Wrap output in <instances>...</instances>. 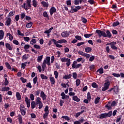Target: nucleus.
Returning a JSON list of instances; mask_svg holds the SVG:
<instances>
[{
    "instance_id": "obj_58",
    "label": "nucleus",
    "mask_w": 124,
    "mask_h": 124,
    "mask_svg": "<svg viewBox=\"0 0 124 124\" xmlns=\"http://www.w3.org/2000/svg\"><path fill=\"white\" fill-rule=\"evenodd\" d=\"M62 119H64L66 121H69L70 119L68 116H63L62 117Z\"/></svg>"
},
{
    "instance_id": "obj_48",
    "label": "nucleus",
    "mask_w": 124,
    "mask_h": 124,
    "mask_svg": "<svg viewBox=\"0 0 124 124\" xmlns=\"http://www.w3.org/2000/svg\"><path fill=\"white\" fill-rule=\"evenodd\" d=\"M7 36H9V40L11 41L12 40V39H13V36H12L10 33H7Z\"/></svg>"
},
{
    "instance_id": "obj_33",
    "label": "nucleus",
    "mask_w": 124,
    "mask_h": 124,
    "mask_svg": "<svg viewBox=\"0 0 124 124\" xmlns=\"http://www.w3.org/2000/svg\"><path fill=\"white\" fill-rule=\"evenodd\" d=\"M85 52L86 53H90L92 52V47H87L85 48Z\"/></svg>"
},
{
    "instance_id": "obj_53",
    "label": "nucleus",
    "mask_w": 124,
    "mask_h": 124,
    "mask_svg": "<svg viewBox=\"0 0 124 124\" xmlns=\"http://www.w3.org/2000/svg\"><path fill=\"white\" fill-rule=\"evenodd\" d=\"M29 59V57L27 56V54H25L22 56V61H26Z\"/></svg>"
},
{
    "instance_id": "obj_40",
    "label": "nucleus",
    "mask_w": 124,
    "mask_h": 124,
    "mask_svg": "<svg viewBox=\"0 0 124 124\" xmlns=\"http://www.w3.org/2000/svg\"><path fill=\"white\" fill-rule=\"evenodd\" d=\"M54 28L53 27H51L49 30L45 31L44 33H50V32H52V30H53Z\"/></svg>"
},
{
    "instance_id": "obj_54",
    "label": "nucleus",
    "mask_w": 124,
    "mask_h": 124,
    "mask_svg": "<svg viewBox=\"0 0 124 124\" xmlns=\"http://www.w3.org/2000/svg\"><path fill=\"white\" fill-rule=\"evenodd\" d=\"M25 17H26V14L25 13H22L20 15L21 20H23Z\"/></svg>"
},
{
    "instance_id": "obj_47",
    "label": "nucleus",
    "mask_w": 124,
    "mask_h": 124,
    "mask_svg": "<svg viewBox=\"0 0 124 124\" xmlns=\"http://www.w3.org/2000/svg\"><path fill=\"white\" fill-rule=\"evenodd\" d=\"M68 60H69V59L65 58V57H63L61 59V61L62 62H67Z\"/></svg>"
},
{
    "instance_id": "obj_61",
    "label": "nucleus",
    "mask_w": 124,
    "mask_h": 124,
    "mask_svg": "<svg viewBox=\"0 0 124 124\" xmlns=\"http://www.w3.org/2000/svg\"><path fill=\"white\" fill-rule=\"evenodd\" d=\"M30 47L31 46L26 44L23 48H24L25 50H27L28 49H30Z\"/></svg>"
},
{
    "instance_id": "obj_31",
    "label": "nucleus",
    "mask_w": 124,
    "mask_h": 124,
    "mask_svg": "<svg viewBox=\"0 0 124 124\" xmlns=\"http://www.w3.org/2000/svg\"><path fill=\"white\" fill-rule=\"evenodd\" d=\"M107 118L106 116V113H101L100 115H99V119H105Z\"/></svg>"
},
{
    "instance_id": "obj_1",
    "label": "nucleus",
    "mask_w": 124,
    "mask_h": 124,
    "mask_svg": "<svg viewBox=\"0 0 124 124\" xmlns=\"http://www.w3.org/2000/svg\"><path fill=\"white\" fill-rule=\"evenodd\" d=\"M96 33L98 34L99 37H108V38H111L112 37V33L110 32L109 30H107L106 33L104 31H102L100 30H96L95 31Z\"/></svg>"
},
{
    "instance_id": "obj_23",
    "label": "nucleus",
    "mask_w": 124,
    "mask_h": 124,
    "mask_svg": "<svg viewBox=\"0 0 124 124\" xmlns=\"http://www.w3.org/2000/svg\"><path fill=\"white\" fill-rule=\"evenodd\" d=\"M16 97L18 100H21V99H22V98L21 97V94H20V93L18 92L16 93Z\"/></svg>"
},
{
    "instance_id": "obj_39",
    "label": "nucleus",
    "mask_w": 124,
    "mask_h": 124,
    "mask_svg": "<svg viewBox=\"0 0 124 124\" xmlns=\"http://www.w3.org/2000/svg\"><path fill=\"white\" fill-rule=\"evenodd\" d=\"M14 15H15V11H12L8 14V16L12 17V16H14Z\"/></svg>"
},
{
    "instance_id": "obj_41",
    "label": "nucleus",
    "mask_w": 124,
    "mask_h": 124,
    "mask_svg": "<svg viewBox=\"0 0 124 124\" xmlns=\"http://www.w3.org/2000/svg\"><path fill=\"white\" fill-rule=\"evenodd\" d=\"M112 111H110L108 113H106V117H108V118H110V117L112 116Z\"/></svg>"
},
{
    "instance_id": "obj_19",
    "label": "nucleus",
    "mask_w": 124,
    "mask_h": 124,
    "mask_svg": "<svg viewBox=\"0 0 124 124\" xmlns=\"http://www.w3.org/2000/svg\"><path fill=\"white\" fill-rule=\"evenodd\" d=\"M98 72L99 73V74H103V73H104V72L103 71V68L101 67L98 69L96 72V74H97Z\"/></svg>"
},
{
    "instance_id": "obj_42",
    "label": "nucleus",
    "mask_w": 124,
    "mask_h": 124,
    "mask_svg": "<svg viewBox=\"0 0 124 124\" xmlns=\"http://www.w3.org/2000/svg\"><path fill=\"white\" fill-rule=\"evenodd\" d=\"M40 76L42 80H47V79H48V77L46 76H45L44 74H41Z\"/></svg>"
},
{
    "instance_id": "obj_26",
    "label": "nucleus",
    "mask_w": 124,
    "mask_h": 124,
    "mask_svg": "<svg viewBox=\"0 0 124 124\" xmlns=\"http://www.w3.org/2000/svg\"><path fill=\"white\" fill-rule=\"evenodd\" d=\"M50 81L51 82V85H55L56 81L55 80V78L54 77L49 78Z\"/></svg>"
},
{
    "instance_id": "obj_18",
    "label": "nucleus",
    "mask_w": 124,
    "mask_h": 124,
    "mask_svg": "<svg viewBox=\"0 0 124 124\" xmlns=\"http://www.w3.org/2000/svg\"><path fill=\"white\" fill-rule=\"evenodd\" d=\"M18 118H17L18 120V122L19 123V124H23V117L20 114L18 115Z\"/></svg>"
},
{
    "instance_id": "obj_3",
    "label": "nucleus",
    "mask_w": 124,
    "mask_h": 124,
    "mask_svg": "<svg viewBox=\"0 0 124 124\" xmlns=\"http://www.w3.org/2000/svg\"><path fill=\"white\" fill-rule=\"evenodd\" d=\"M116 103L115 101H112L111 103V102H108V104L105 106V108H107L108 110H112V107L116 106Z\"/></svg>"
},
{
    "instance_id": "obj_35",
    "label": "nucleus",
    "mask_w": 124,
    "mask_h": 124,
    "mask_svg": "<svg viewBox=\"0 0 124 124\" xmlns=\"http://www.w3.org/2000/svg\"><path fill=\"white\" fill-rule=\"evenodd\" d=\"M36 106V103H35V101H32L31 103V109H34L35 108V107Z\"/></svg>"
},
{
    "instance_id": "obj_10",
    "label": "nucleus",
    "mask_w": 124,
    "mask_h": 124,
    "mask_svg": "<svg viewBox=\"0 0 124 124\" xmlns=\"http://www.w3.org/2000/svg\"><path fill=\"white\" fill-rule=\"evenodd\" d=\"M25 101L26 103L28 108H30V107H31V99H29V98L26 96L25 98Z\"/></svg>"
},
{
    "instance_id": "obj_5",
    "label": "nucleus",
    "mask_w": 124,
    "mask_h": 124,
    "mask_svg": "<svg viewBox=\"0 0 124 124\" xmlns=\"http://www.w3.org/2000/svg\"><path fill=\"white\" fill-rule=\"evenodd\" d=\"M81 9V6H71V10L70 11V13H75V12H78L79 10Z\"/></svg>"
},
{
    "instance_id": "obj_50",
    "label": "nucleus",
    "mask_w": 124,
    "mask_h": 124,
    "mask_svg": "<svg viewBox=\"0 0 124 124\" xmlns=\"http://www.w3.org/2000/svg\"><path fill=\"white\" fill-rule=\"evenodd\" d=\"M119 25H120V22H119V21L114 22L112 24L113 27H117V26H119Z\"/></svg>"
},
{
    "instance_id": "obj_32",
    "label": "nucleus",
    "mask_w": 124,
    "mask_h": 124,
    "mask_svg": "<svg viewBox=\"0 0 124 124\" xmlns=\"http://www.w3.org/2000/svg\"><path fill=\"white\" fill-rule=\"evenodd\" d=\"M32 5L35 8L37 7V4H38V3L37 2V1L36 0H32Z\"/></svg>"
},
{
    "instance_id": "obj_20",
    "label": "nucleus",
    "mask_w": 124,
    "mask_h": 124,
    "mask_svg": "<svg viewBox=\"0 0 124 124\" xmlns=\"http://www.w3.org/2000/svg\"><path fill=\"white\" fill-rule=\"evenodd\" d=\"M5 46H6V48L8 49V50L12 51V47L11 46H10V44H9V43H6Z\"/></svg>"
},
{
    "instance_id": "obj_16",
    "label": "nucleus",
    "mask_w": 124,
    "mask_h": 124,
    "mask_svg": "<svg viewBox=\"0 0 124 124\" xmlns=\"http://www.w3.org/2000/svg\"><path fill=\"white\" fill-rule=\"evenodd\" d=\"M72 99L74 101H76V102H80L81 101V99H79L78 98V96L77 95H75L72 97Z\"/></svg>"
},
{
    "instance_id": "obj_2",
    "label": "nucleus",
    "mask_w": 124,
    "mask_h": 124,
    "mask_svg": "<svg viewBox=\"0 0 124 124\" xmlns=\"http://www.w3.org/2000/svg\"><path fill=\"white\" fill-rule=\"evenodd\" d=\"M31 0H26V3H24L21 6V7L22 8H24L25 9L26 11L29 10V8H31ZM27 4V6H26ZM29 7V8H28Z\"/></svg>"
},
{
    "instance_id": "obj_28",
    "label": "nucleus",
    "mask_w": 124,
    "mask_h": 124,
    "mask_svg": "<svg viewBox=\"0 0 124 124\" xmlns=\"http://www.w3.org/2000/svg\"><path fill=\"white\" fill-rule=\"evenodd\" d=\"M51 60V57H46V59H45L43 61V62L45 63H47V62H50V60Z\"/></svg>"
},
{
    "instance_id": "obj_43",
    "label": "nucleus",
    "mask_w": 124,
    "mask_h": 124,
    "mask_svg": "<svg viewBox=\"0 0 124 124\" xmlns=\"http://www.w3.org/2000/svg\"><path fill=\"white\" fill-rule=\"evenodd\" d=\"M81 21L83 24H86L88 22V20L86 19V18H85L83 16L81 17Z\"/></svg>"
},
{
    "instance_id": "obj_12",
    "label": "nucleus",
    "mask_w": 124,
    "mask_h": 124,
    "mask_svg": "<svg viewBox=\"0 0 124 124\" xmlns=\"http://www.w3.org/2000/svg\"><path fill=\"white\" fill-rule=\"evenodd\" d=\"M40 96L42 98L43 100H46V98L47 95L45 94V93H44V92L43 91L41 92Z\"/></svg>"
},
{
    "instance_id": "obj_46",
    "label": "nucleus",
    "mask_w": 124,
    "mask_h": 124,
    "mask_svg": "<svg viewBox=\"0 0 124 124\" xmlns=\"http://www.w3.org/2000/svg\"><path fill=\"white\" fill-rule=\"evenodd\" d=\"M93 33H90V34H85L84 36L85 37V38H90L91 36H93Z\"/></svg>"
},
{
    "instance_id": "obj_24",
    "label": "nucleus",
    "mask_w": 124,
    "mask_h": 124,
    "mask_svg": "<svg viewBox=\"0 0 124 124\" xmlns=\"http://www.w3.org/2000/svg\"><path fill=\"white\" fill-rule=\"evenodd\" d=\"M99 101H100V97H97L95 98L94 102L95 104L96 105L99 103Z\"/></svg>"
},
{
    "instance_id": "obj_6",
    "label": "nucleus",
    "mask_w": 124,
    "mask_h": 124,
    "mask_svg": "<svg viewBox=\"0 0 124 124\" xmlns=\"http://www.w3.org/2000/svg\"><path fill=\"white\" fill-rule=\"evenodd\" d=\"M116 44H117V43L116 42H112L107 43L106 44V46H110V47L111 49H112V50H118V47L115 46L116 45Z\"/></svg>"
},
{
    "instance_id": "obj_15",
    "label": "nucleus",
    "mask_w": 124,
    "mask_h": 124,
    "mask_svg": "<svg viewBox=\"0 0 124 124\" xmlns=\"http://www.w3.org/2000/svg\"><path fill=\"white\" fill-rule=\"evenodd\" d=\"M41 4L43 5V7H49V3L48 2H45V1H42L41 2Z\"/></svg>"
},
{
    "instance_id": "obj_27",
    "label": "nucleus",
    "mask_w": 124,
    "mask_h": 124,
    "mask_svg": "<svg viewBox=\"0 0 124 124\" xmlns=\"http://www.w3.org/2000/svg\"><path fill=\"white\" fill-rule=\"evenodd\" d=\"M8 84H9V81L7 78H5V80L4 83H2V86H8Z\"/></svg>"
},
{
    "instance_id": "obj_11",
    "label": "nucleus",
    "mask_w": 124,
    "mask_h": 124,
    "mask_svg": "<svg viewBox=\"0 0 124 124\" xmlns=\"http://www.w3.org/2000/svg\"><path fill=\"white\" fill-rule=\"evenodd\" d=\"M57 12V9L55 7H52L49 10V13L50 16H52L54 13Z\"/></svg>"
},
{
    "instance_id": "obj_9",
    "label": "nucleus",
    "mask_w": 124,
    "mask_h": 124,
    "mask_svg": "<svg viewBox=\"0 0 124 124\" xmlns=\"http://www.w3.org/2000/svg\"><path fill=\"white\" fill-rule=\"evenodd\" d=\"M70 35V32L68 31H64L61 33V36H62V37H68Z\"/></svg>"
},
{
    "instance_id": "obj_37",
    "label": "nucleus",
    "mask_w": 124,
    "mask_h": 124,
    "mask_svg": "<svg viewBox=\"0 0 124 124\" xmlns=\"http://www.w3.org/2000/svg\"><path fill=\"white\" fill-rule=\"evenodd\" d=\"M37 40L35 39H32L31 41H30V44H31V45H34V44H35V43H36L37 42Z\"/></svg>"
},
{
    "instance_id": "obj_49",
    "label": "nucleus",
    "mask_w": 124,
    "mask_h": 124,
    "mask_svg": "<svg viewBox=\"0 0 124 124\" xmlns=\"http://www.w3.org/2000/svg\"><path fill=\"white\" fill-rule=\"evenodd\" d=\"M32 24H33L32 22H29L27 23L26 25V28H31V27L32 26Z\"/></svg>"
},
{
    "instance_id": "obj_63",
    "label": "nucleus",
    "mask_w": 124,
    "mask_h": 124,
    "mask_svg": "<svg viewBox=\"0 0 124 124\" xmlns=\"http://www.w3.org/2000/svg\"><path fill=\"white\" fill-rule=\"evenodd\" d=\"M34 93L35 95H36V96L39 95V94L40 93V90L36 91Z\"/></svg>"
},
{
    "instance_id": "obj_38",
    "label": "nucleus",
    "mask_w": 124,
    "mask_h": 124,
    "mask_svg": "<svg viewBox=\"0 0 124 124\" xmlns=\"http://www.w3.org/2000/svg\"><path fill=\"white\" fill-rule=\"evenodd\" d=\"M78 62L77 61H74L73 64H72V68H73V69H74L76 67H75V66L77 64V62Z\"/></svg>"
},
{
    "instance_id": "obj_22",
    "label": "nucleus",
    "mask_w": 124,
    "mask_h": 124,
    "mask_svg": "<svg viewBox=\"0 0 124 124\" xmlns=\"http://www.w3.org/2000/svg\"><path fill=\"white\" fill-rule=\"evenodd\" d=\"M3 36H4V32H3V30H0V40L3 39Z\"/></svg>"
},
{
    "instance_id": "obj_62",
    "label": "nucleus",
    "mask_w": 124,
    "mask_h": 124,
    "mask_svg": "<svg viewBox=\"0 0 124 124\" xmlns=\"http://www.w3.org/2000/svg\"><path fill=\"white\" fill-rule=\"evenodd\" d=\"M73 78L74 79H77V73L76 72L73 73Z\"/></svg>"
},
{
    "instance_id": "obj_34",
    "label": "nucleus",
    "mask_w": 124,
    "mask_h": 124,
    "mask_svg": "<svg viewBox=\"0 0 124 124\" xmlns=\"http://www.w3.org/2000/svg\"><path fill=\"white\" fill-rule=\"evenodd\" d=\"M43 16L45 17V18H46V19H49V15L47 13V12L45 11L43 13Z\"/></svg>"
},
{
    "instance_id": "obj_57",
    "label": "nucleus",
    "mask_w": 124,
    "mask_h": 124,
    "mask_svg": "<svg viewBox=\"0 0 124 124\" xmlns=\"http://www.w3.org/2000/svg\"><path fill=\"white\" fill-rule=\"evenodd\" d=\"M37 79H38L37 76H36V77L33 79V82L34 85H35V84H36V83L37 82Z\"/></svg>"
},
{
    "instance_id": "obj_44",
    "label": "nucleus",
    "mask_w": 124,
    "mask_h": 124,
    "mask_svg": "<svg viewBox=\"0 0 124 124\" xmlns=\"http://www.w3.org/2000/svg\"><path fill=\"white\" fill-rule=\"evenodd\" d=\"M87 99L89 101H91V99H92V96H91V93H90V92L87 93Z\"/></svg>"
},
{
    "instance_id": "obj_36",
    "label": "nucleus",
    "mask_w": 124,
    "mask_h": 124,
    "mask_svg": "<svg viewBox=\"0 0 124 124\" xmlns=\"http://www.w3.org/2000/svg\"><path fill=\"white\" fill-rule=\"evenodd\" d=\"M5 64L6 65V68L8 69H9L10 70H11L12 68L11 67V66L10 65V64H9V63L6 62L5 63Z\"/></svg>"
},
{
    "instance_id": "obj_60",
    "label": "nucleus",
    "mask_w": 124,
    "mask_h": 124,
    "mask_svg": "<svg viewBox=\"0 0 124 124\" xmlns=\"http://www.w3.org/2000/svg\"><path fill=\"white\" fill-rule=\"evenodd\" d=\"M76 39H77V40L81 41L82 40V37L81 36L79 35H76L75 36Z\"/></svg>"
},
{
    "instance_id": "obj_51",
    "label": "nucleus",
    "mask_w": 124,
    "mask_h": 124,
    "mask_svg": "<svg viewBox=\"0 0 124 124\" xmlns=\"http://www.w3.org/2000/svg\"><path fill=\"white\" fill-rule=\"evenodd\" d=\"M33 47L35 49H37L38 50H39V49H41V47H40V46L38 45H33Z\"/></svg>"
},
{
    "instance_id": "obj_45",
    "label": "nucleus",
    "mask_w": 124,
    "mask_h": 124,
    "mask_svg": "<svg viewBox=\"0 0 124 124\" xmlns=\"http://www.w3.org/2000/svg\"><path fill=\"white\" fill-rule=\"evenodd\" d=\"M92 86L93 88H94V89H97V88H98V85H97L95 82H93L92 84Z\"/></svg>"
},
{
    "instance_id": "obj_30",
    "label": "nucleus",
    "mask_w": 124,
    "mask_h": 124,
    "mask_svg": "<svg viewBox=\"0 0 124 124\" xmlns=\"http://www.w3.org/2000/svg\"><path fill=\"white\" fill-rule=\"evenodd\" d=\"M72 76V75L69 74L68 75H65L63 77V79H65V80H67V79H70Z\"/></svg>"
},
{
    "instance_id": "obj_25",
    "label": "nucleus",
    "mask_w": 124,
    "mask_h": 124,
    "mask_svg": "<svg viewBox=\"0 0 124 124\" xmlns=\"http://www.w3.org/2000/svg\"><path fill=\"white\" fill-rule=\"evenodd\" d=\"M20 112L22 116H25L27 113V111H26V108H20Z\"/></svg>"
},
{
    "instance_id": "obj_55",
    "label": "nucleus",
    "mask_w": 124,
    "mask_h": 124,
    "mask_svg": "<svg viewBox=\"0 0 124 124\" xmlns=\"http://www.w3.org/2000/svg\"><path fill=\"white\" fill-rule=\"evenodd\" d=\"M76 86L78 87V86H79L80 84H81V81L80 80V79H78L76 80Z\"/></svg>"
},
{
    "instance_id": "obj_21",
    "label": "nucleus",
    "mask_w": 124,
    "mask_h": 124,
    "mask_svg": "<svg viewBox=\"0 0 124 124\" xmlns=\"http://www.w3.org/2000/svg\"><path fill=\"white\" fill-rule=\"evenodd\" d=\"M112 89H113V91L115 93H117L118 92H119V87L117 86V85L114 86Z\"/></svg>"
},
{
    "instance_id": "obj_8",
    "label": "nucleus",
    "mask_w": 124,
    "mask_h": 124,
    "mask_svg": "<svg viewBox=\"0 0 124 124\" xmlns=\"http://www.w3.org/2000/svg\"><path fill=\"white\" fill-rule=\"evenodd\" d=\"M105 83H104V87L102 88V91L103 92H105L109 89V86H110V81L108 79L105 80Z\"/></svg>"
},
{
    "instance_id": "obj_52",
    "label": "nucleus",
    "mask_w": 124,
    "mask_h": 124,
    "mask_svg": "<svg viewBox=\"0 0 124 124\" xmlns=\"http://www.w3.org/2000/svg\"><path fill=\"white\" fill-rule=\"evenodd\" d=\"M54 74L55 75V79H57L58 77H59V72H58L57 71H55L54 72Z\"/></svg>"
},
{
    "instance_id": "obj_14",
    "label": "nucleus",
    "mask_w": 124,
    "mask_h": 124,
    "mask_svg": "<svg viewBox=\"0 0 124 124\" xmlns=\"http://www.w3.org/2000/svg\"><path fill=\"white\" fill-rule=\"evenodd\" d=\"M53 42L54 45L56 46V47H57V48H62V45H60L57 43H56V39H53Z\"/></svg>"
},
{
    "instance_id": "obj_4",
    "label": "nucleus",
    "mask_w": 124,
    "mask_h": 124,
    "mask_svg": "<svg viewBox=\"0 0 124 124\" xmlns=\"http://www.w3.org/2000/svg\"><path fill=\"white\" fill-rule=\"evenodd\" d=\"M35 102L36 105H38L39 109H40L43 107V103H42V101H41V98L37 97Z\"/></svg>"
},
{
    "instance_id": "obj_56",
    "label": "nucleus",
    "mask_w": 124,
    "mask_h": 124,
    "mask_svg": "<svg viewBox=\"0 0 124 124\" xmlns=\"http://www.w3.org/2000/svg\"><path fill=\"white\" fill-rule=\"evenodd\" d=\"M44 111L45 113H49V107L48 106L45 107Z\"/></svg>"
},
{
    "instance_id": "obj_29",
    "label": "nucleus",
    "mask_w": 124,
    "mask_h": 124,
    "mask_svg": "<svg viewBox=\"0 0 124 124\" xmlns=\"http://www.w3.org/2000/svg\"><path fill=\"white\" fill-rule=\"evenodd\" d=\"M42 59H43V55L38 56L37 59V62H41L42 61Z\"/></svg>"
},
{
    "instance_id": "obj_17",
    "label": "nucleus",
    "mask_w": 124,
    "mask_h": 124,
    "mask_svg": "<svg viewBox=\"0 0 124 124\" xmlns=\"http://www.w3.org/2000/svg\"><path fill=\"white\" fill-rule=\"evenodd\" d=\"M10 24H11V18L9 17L6 21L5 25L9 26H10Z\"/></svg>"
},
{
    "instance_id": "obj_59",
    "label": "nucleus",
    "mask_w": 124,
    "mask_h": 124,
    "mask_svg": "<svg viewBox=\"0 0 124 124\" xmlns=\"http://www.w3.org/2000/svg\"><path fill=\"white\" fill-rule=\"evenodd\" d=\"M48 115H49V113L48 112H45V113L44 114L43 118L44 120H46V119H47Z\"/></svg>"
},
{
    "instance_id": "obj_7",
    "label": "nucleus",
    "mask_w": 124,
    "mask_h": 124,
    "mask_svg": "<svg viewBox=\"0 0 124 124\" xmlns=\"http://www.w3.org/2000/svg\"><path fill=\"white\" fill-rule=\"evenodd\" d=\"M105 83H104V87L102 88V91L103 92H105L109 89V86H110V81L108 79L105 80Z\"/></svg>"
},
{
    "instance_id": "obj_64",
    "label": "nucleus",
    "mask_w": 124,
    "mask_h": 124,
    "mask_svg": "<svg viewBox=\"0 0 124 124\" xmlns=\"http://www.w3.org/2000/svg\"><path fill=\"white\" fill-rule=\"evenodd\" d=\"M20 80H21V81L23 83H26V82H27V79H26L23 77L20 78Z\"/></svg>"
},
{
    "instance_id": "obj_13",
    "label": "nucleus",
    "mask_w": 124,
    "mask_h": 124,
    "mask_svg": "<svg viewBox=\"0 0 124 124\" xmlns=\"http://www.w3.org/2000/svg\"><path fill=\"white\" fill-rule=\"evenodd\" d=\"M8 91H10V88L6 86L3 87L0 90L1 92H8Z\"/></svg>"
}]
</instances>
